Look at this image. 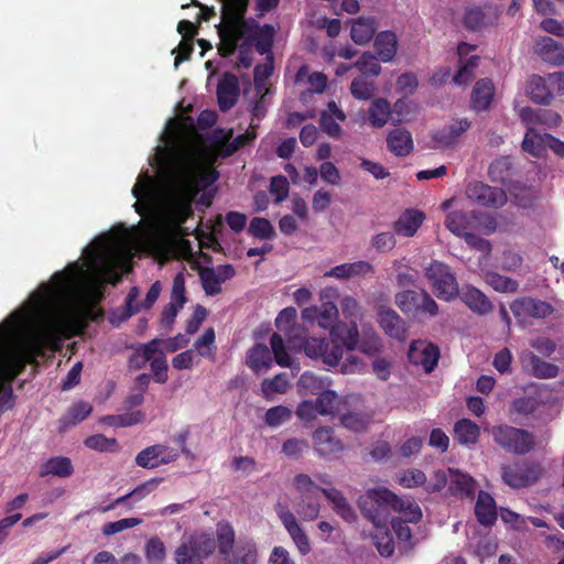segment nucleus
<instances>
[{
	"mask_svg": "<svg viewBox=\"0 0 564 564\" xmlns=\"http://www.w3.org/2000/svg\"><path fill=\"white\" fill-rule=\"evenodd\" d=\"M112 249H84L89 253L91 267L97 262L109 265ZM131 251L132 249H120ZM137 251H164L166 257L193 256L194 249H135ZM88 276L78 262L70 263L64 271L52 275L50 283H43L34 291L24 306L0 324V412L13 406V391L4 381L13 380L26 366L32 364L43 349L59 340L65 333L74 307L85 297L86 280L94 289L102 283L104 276L97 268Z\"/></svg>",
	"mask_w": 564,
	"mask_h": 564,
	"instance_id": "f257e3e1",
	"label": "nucleus"
},
{
	"mask_svg": "<svg viewBox=\"0 0 564 564\" xmlns=\"http://www.w3.org/2000/svg\"><path fill=\"white\" fill-rule=\"evenodd\" d=\"M330 338L311 337L301 341L307 357L321 360L328 369L339 367L338 371L343 375L364 372L365 362L355 355H349L340 362L344 354V347L351 351L356 349L358 343V327L356 322L350 324H336L330 329Z\"/></svg>",
	"mask_w": 564,
	"mask_h": 564,
	"instance_id": "f03ea898",
	"label": "nucleus"
},
{
	"mask_svg": "<svg viewBox=\"0 0 564 564\" xmlns=\"http://www.w3.org/2000/svg\"><path fill=\"white\" fill-rule=\"evenodd\" d=\"M221 22L216 26L220 42L217 45L221 57L231 56L238 42L242 41L239 50V64L249 68L252 65V56L249 45L254 40L257 23L245 19L248 0H221Z\"/></svg>",
	"mask_w": 564,
	"mask_h": 564,
	"instance_id": "7ed1b4c3",
	"label": "nucleus"
},
{
	"mask_svg": "<svg viewBox=\"0 0 564 564\" xmlns=\"http://www.w3.org/2000/svg\"><path fill=\"white\" fill-rule=\"evenodd\" d=\"M161 224L151 216L142 218L137 225L128 227L124 223L115 224L109 230L97 235L85 247H191L188 240L181 243H159Z\"/></svg>",
	"mask_w": 564,
	"mask_h": 564,
	"instance_id": "20e7f679",
	"label": "nucleus"
},
{
	"mask_svg": "<svg viewBox=\"0 0 564 564\" xmlns=\"http://www.w3.org/2000/svg\"><path fill=\"white\" fill-rule=\"evenodd\" d=\"M216 547L218 564H258L259 550L256 541L249 536L236 538L229 523H218L216 528Z\"/></svg>",
	"mask_w": 564,
	"mask_h": 564,
	"instance_id": "39448f33",
	"label": "nucleus"
},
{
	"mask_svg": "<svg viewBox=\"0 0 564 564\" xmlns=\"http://www.w3.org/2000/svg\"><path fill=\"white\" fill-rule=\"evenodd\" d=\"M446 228L458 237H464L465 241L469 246L475 247H490L489 241L479 240L476 246V239L478 235H489L497 229L496 219L481 212H463L453 210L447 214L445 219Z\"/></svg>",
	"mask_w": 564,
	"mask_h": 564,
	"instance_id": "423d86ee",
	"label": "nucleus"
},
{
	"mask_svg": "<svg viewBox=\"0 0 564 564\" xmlns=\"http://www.w3.org/2000/svg\"><path fill=\"white\" fill-rule=\"evenodd\" d=\"M195 195L186 177L175 180L164 200V213L171 223L180 227L194 215L192 205Z\"/></svg>",
	"mask_w": 564,
	"mask_h": 564,
	"instance_id": "0eeeda50",
	"label": "nucleus"
},
{
	"mask_svg": "<svg viewBox=\"0 0 564 564\" xmlns=\"http://www.w3.org/2000/svg\"><path fill=\"white\" fill-rule=\"evenodd\" d=\"M395 502L397 495L382 487L369 489L358 499V506L362 514L376 528L387 527L390 512L394 510Z\"/></svg>",
	"mask_w": 564,
	"mask_h": 564,
	"instance_id": "6e6552de",
	"label": "nucleus"
},
{
	"mask_svg": "<svg viewBox=\"0 0 564 564\" xmlns=\"http://www.w3.org/2000/svg\"><path fill=\"white\" fill-rule=\"evenodd\" d=\"M271 350L262 344H257L249 352L247 365L256 372L268 370L272 366V354L274 360L281 367L291 366V356L286 352L284 340L278 333L270 338Z\"/></svg>",
	"mask_w": 564,
	"mask_h": 564,
	"instance_id": "1a4fd4ad",
	"label": "nucleus"
},
{
	"mask_svg": "<svg viewBox=\"0 0 564 564\" xmlns=\"http://www.w3.org/2000/svg\"><path fill=\"white\" fill-rule=\"evenodd\" d=\"M216 550L215 539L207 533L194 534L182 540L175 549L174 560L176 564H205Z\"/></svg>",
	"mask_w": 564,
	"mask_h": 564,
	"instance_id": "9d476101",
	"label": "nucleus"
},
{
	"mask_svg": "<svg viewBox=\"0 0 564 564\" xmlns=\"http://www.w3.org/2000/svg\"><path fill=\"white\" fill-rule=\"evenodd\" d=\"M424 274L440 300L449 302L458 296V282L448 265L433 260L424 268Z\"/></svg>",
	"mask_w": 564,
	"mask_h": 564,
	"instance_id": "9b49d317",
	"label": "nucleus"
},
{
	"mask_svg": "<svg viewBox=\"0 0 564 564\" xmlns=\"http://www.w3.org/2000/svg\"><path fill=\"white\" fill-rule=\"evenodd\" d=\"M491 435L496 444L512 454L524 455L534 447V437L531 433L507 424L494 426Z\"/></svg>",
	"mask_w": 564,
	"mask_h": 564,
	"instance_id": "f8f14e48",
	"label": "nucleus"
},
{
	"mask_svg": "<svg viewBox=\"0 0 564 564\" xmlns=\"http://www.w3.org/2000/svg\"><path fill=\"white\" fill-rule=\"evenodd\" d=\"M294 486L300 492V500L295 506L296 513L305 521L314 520L319 513L318 492H322L323 488L306 474L296 475Z\"/></svg>",
	"mask_w": 564,
	"mask_h": 564,
	"instance_id": "ddd939ff",
	"label": "nucleus"
},
{
	"mask_svg": "<svg viewBox=\"0 0 564 564\" xmlns=\"http://www.w3.org/2000/svg\"><path fill=\"white\" fill-rule=\"evenodd\" d=\"M395 304L404 314H427L434 317L438 305L425 290H404L397 293Z\"/></svg>",
	"mask_w": 564,
	"mask_h": 564,
	"instance_id": "4468645a",
	"label": "nucleus"
},
{
	"mask_svg": "<svg viewBox=\"0 0 564 564\" xmlns=\"http://www.w3.org/2000/svg\"><path fill=\"white\" fill-rule=\"evenodd\" d=\"M465 194L471 203L481 207L500 208L507 202V195L502 188L490 186L482 182L469 183Z\"/></svg>",
	"mask_w": 564,
	"mask_h": 564,
	"instance_id": "2eb2a0df",
	"label": "nucleus"
},
{
	"mask_svg": "<svg viewBox=\"0 0 564 564\" xmlns=\"http://www.w3.org/2000/svg\"><path fill=\"white\" fill-rule=\"evenodd\" d=\"M510 310L512 314L522 323L530 318H544L552 313V306L541 300L523 297L516 300Z\"/></svg>",
	"mask_w": 564,
	"mask_h": 564,
	"instance_id": "dca6fc26",
	"label": "nucleus"
},
{
	"mask_svg": "<svg viewBox=\"0 0 564 564\" xmlns=\"http://www.w3.org/2000/svg\"><path fill=\"white\" fill-rule=\"evenodd\" d=\"M502 479L512 488H523L535 482L540 477V468L528 465L502 467Z\"/></svg>",
	"mask_w": 564,
	"mask_h": 564,
	"instance_id": "f3484780",
	"label": "nucleus"
},
{
	"mask_svg": "<svg viewBox=\"0 0 564 564\" xmlns=\"http://www.w3.org/2000/svg\"><path fill=\"white\" fill-rule=\"evenodd\" d=\"M440 358V350L437 346L415 340L411 344L409 349V359L415 365H421L426 372H431L437 365Z\"/></svg>",
	"mask_w": 564,
	"mask_h": 564,
	"instance_id": "a211bd4d",
	"label": "nucleus"
},
{
	"mask_svg": "<svg viewBox=\"0 0 564 564\" xmlns=\"http://www.w3.org/2000/svg\"><path fill=\"white\" fill-rule=\"evenodd\" d=\"M240 88L238 77L232 73H225L217 85L218 106L221 111L231 109L239 97Z\"/></svg>",
	"mask_w": 564,
	"mask_h": 564,
	"instance_id": "6ab92c4d",
	"label": "nucleus"
},
{
	"mask_svg": "<svg viewBox=\"0 0 564 564\" xmlns=\"http://www.w3.org/2000/svg\"><path fill=\"white\" fill-rule=\"evenodd\" d=\"M462 302L475 314L487 315L494 308L490 300L478 289L466 285L459 290L458 294Z\"/></svg>",
	"mask_w": 564,
	"mask_h": 564,
	"instance_id": "aec40b11",
	"label": "nucleus"
},
{
	"mask_svg": "<svg viewBox=\"0 0 564 564\" xmlns=\"http://www.w3.org/2000/svg\"><path fill=\"white\" fill-rule=\"evenodd\" d=\"M313 444L317 455L326 457L343 451V444L330 427H319L313 433Z\"/></svg>",
	"mask_w": 564,
	"mask_h": 564,
	"instance_id": "412c9836",
	"label": "nucleus"
},
{
	"mask_svg": "<svg viewBox=\"0 0 564 564\" xmlns=\"http://www.w3.org/2000/svg\"><path fill=\"white\" fill-rule=\"evenodd\" d=\"M425 214L415 208L405 209L393 224L394 234L402 237H412L422 226Z\"/></svg>",
	"mask_w": 564,
	"mask_h": 564,
	"instance_id": "4be33fe9",
	"label": "nucleus"
},
{
	"mask_svg": "<svg viewBox=\"0 0 564 564\" xmlns=\"http://www.w3.org/2000/svg\"><path fill=\"white\" fill-rule=\"evenodd\" d=\"M470 128V121L466 118L454 121L447 127L435 131L432 139L440 147H452L457 143L459 137Z\"/></svg>",
	"mask_w": 564,
	"mask_h": 564,
	"instance_id": "5701e85b",
	"label": "nucleus"
},
{
	"mask_svg": "<svg viewBox=\"0 0 564 564\" xmlns=\"http://www.w3.org/2000/svg\"><path fill=\"white\" fill-rule=\"evenodd\" d=\"M167 452V447L161 444L152 445L141 451L137 457L135 463L142 468H154L162 464H169L177 458V454L164 458L163 454Z\"/></svg>",
	"mask_w": 564,
	"mask_h": 564,
	"instance_id": "b1692460",
	"label": "nucleus"
},
{
	"mask_svg": "<svg viewBox=\"0 0 564 564\" xmlns=\"http://www.w3.org/2000/svg\"><path fill=\"white\" fill-rule=\"evenodd\" d=\"M495 96V86L491 79H479L471 91L470 104L476 111H484L489 108Z\"/></svg>",
	"mask_w": 564,
	"mask_h": 564,
	"instance_id": "393cba45",
	"label": "nucleus"
},
{
	"mask_svg": "<svg viewBox=\"0 0 564 564\" xmlns=\"http://www.w3.org/2000/svg\"><path fill=\"white\" fill-rule=\"evenodd\" d=\"M521 359L524 368L536 378L552 379L558 375L556 365L542 360L531 351L523 352Z\"/></svg>",
	"mask_w": 564,
	"mask_h": 564,
	"instance_id": "a878e982",
	"label": "nucleus"
},
{
	"mask_svg": "<svg viewBox=\"0 0 564 564\" xmlns=\"http://www.w3.org/2000/svg\"><path fill=\"white\" fill-rule=\"evenodd\" d=\"M388 150L395 156H406L413 151V139L410 131L397 128L387 137Z\"/></svg>",
	"mask_w": 564,
	"mask_h": 564,
	"instance_id": "bb28decb",
	"label": "nucleus"
},
{
	"mask_svg": "<svg viewBox=\"0 0 564 564\" xmlns=\"http://www.w3.org/2000/svg\"><path fill=\"white\" fill-rule=\"evenodd\" d=\"M536 53L543 61L550 64H564V45L552 37L542 36L538 40Z\"/></svg>",
	"mask_w": 564,
	"mask_h": 564,
	"instance_id": "cd10ccee",
	"label": "nucleus"
},
{
	"mask_svg": "<svg viewBox=\"0 0 564 564\" xmlns=\"http://www.w3.org/2000/svg\"><path fill=\"white\" fill-rule=\"evenodd\" d=\"M379 323L381 328L390 337L403 340L406 337V328L403 319L393 310L387 308L379 312Z\"/></svg>",
	"mask_w": 564,
	"mask_h": 564,
	"instance_id": "c85d7f7f",
	"label": "nucleus"
},
{
	"mask_svg": "<svg viewBox=\"0 0 564 564\" xmlns=\"http://www.w3.org/2000/svg\"><path fill=\"white\" fill-rule=\"evenodd\" d=\"M322 492L332 502L334 511L341 517L346 522H354L356 513L343 494L334 488H323Z\"/></svg>",
	"mask_w": 564,
	"mask_h": 564,
	"instance_id": "c756f323",
	"label": "nucleus"
},
{
	"mask_svg": "<svg viewBox=\"0 0 564 564\" xmlns=\"http://www.w3.org/2000/svg\"><path fill=\"white\" fill-rule=\"evenodd\" d=\"M376 30L375 18L360 17L351 25L350 37L356 44L362 45L373 37Z\"/></svg>",
	"mask_w": 564,
	"mask_h": 564,
	"instance_id": "7c9ffc66",
	"label": "nucleus"
},
{
	"mask_svg": "<svg viewBox=\"0 0 564 564\" xmlns=\"http://www.w3.org/2000/svg\"><path fill=\"white\" fill-rule=\"evenodd\" d=\"M477 520L484 525H491L497 520V511L494 498L480 491L475 506Z\"/></svg>",
	"mask_w": 564,
	"mask_h": 564,
	"instance_id": "2f4dec72",
	"label": "nucleus"
},
{
	"mask_svg": "<svg viewBox=\"0 0 564 564\" xmlns=\"http://www.w3.org/2000/svg\"><path fill=\"white\" fill-rule=\"evenodd\" d=\"M397 36L391 31L380 32L375 39V50L379 58L383 62H390L393 59L397 53Z\"/></svg>",
	"mask_w": 564,
	"mask_h": 564,
	"instance_id": "473e14b6",
	"label": "nucleus"
},
{
	"mask_svg": "<svg viewBox=\"0 0 564 564\" xmlns=\"http://www.w3.org/2000/svg\"><path fill=\"white\" fill-rule=\"evenodd\" d=\"M547 79L540 75H532L528 82V94L535 104L549 105L553 98L547 87Z\"/></svg>",
	"mask_w": 564,
	"mask_h": 564,
	"instance_id": "72a5a7b5",
	"label": "nucleus"
},
{
	"mask_svg": "<svg viewBox=\"0 0 564 564\" xmlns=\"http://www.w3.org/2000/svg\"><path fill=\"white\" fill-rule=\"evenodd\" d=\"M73 465L69 458L63 456L52 457L46 460L40 468V476L48 475L57 477H68L73 474Z\"/></svg>",
	"mask_w": 564,
	"mask_h": 564,
	"instance_id": "f704fd0d",
	"label": "nucleus"
},
{
	"mask_svg": "<svg viewBox=\"0 0 564 564\" xmlns=\"http://www.w3.org/2000/svg\"><path fill=\"white\" fill-rule=\"evenodd\" d=\"M448 489L454 496L469 497L474 495L475 480L467 474L452 469Z\"/></svg>",
	"mask_w": 564,
	"mask_h": 564,
	"instance_id": "c9c22d12",
	"label": "nucleus"
},
{
	"mask_svg": "<svg viewBox=\"0 0 564 564\" xmlns=\"http://www.w3.org/2000/svg\"><path fill=\"white\" fill-rule=\"evenodd\" d=\"M479 434V426L468 419L459 420L454 426V437L463 445L475 444Z\"/></svg>",
	"mask_w": 564,
	"mask_h": 564,
	"instance_id": "e433bc0d",
	"label": "nucleus"
},
{
	"mask_svg": "<svg viewBox=\"0 0 564 564\" xmlns=\"http://www.w3.org/2000/svg\"><path fill=\"white\" fill-rule=\"evenodd\" d=\"M391 107L386 98L375 99L368 109L369 122L375 128H382L390 118Z\"/></svg>",
	"mask_w": 564,
	"mask_h": 564,
	"instance_id": "4c0bfd02",
	"label": "nucleus"
},
{
	"mask_svg": "<svg viewBox=\"0 0 564 564\" xmlns=\"http://www.w3.org/2000/svg\"><path fill=\"white\" fill-rule=\"evenodd\" d=\"M522 149L534 158H542L546 152L545 133L540 134L533 128H529L522 141Z\"/></svg>",
	"mask_w": 564,
	"mask_h": 564,
	"instance_id": "58836bf2",
	"label": "nucleus"
},
{
	"mask_svg": "<svg viewBox=\"0 0 564 564\" xmlns=\"http://www.w3.org/2000/svg\"><path fill=\"white\" fill-rule=\"evenodd\" d=\"M393 511L401 513L402 517L400 519L408 523H417L422 518L420 506L410 498L403 499L397 496Z\"/></svg>",
	"mask_w": 564,
	"mask_h": 564,
	"instance_id": "ea45409f",
	"label": "nucleus"
},
{
	"mask_svg": "<svg viewBox=\"0 0 564 564\" xmlns=\"http://www.w3.org/2000/svg\"><path fill=\"white\" fill-rule=\"evenodd\" d=\"M93 411L88 402H78L69 408L68 412L61 419L62 429L76 425L84 421Z\"/></svg>",
	"mask_w": 564,
	"mask_h": 564,
	"instance_id": "a19ab883",
	"label": "nucleus"
},
{
	"mask_svg": "<svg viewBox=\"0 0 564 564\" xmlns=\"http://www.w3.org/2000/svg\"><path fill=\"white\" fill-rule=\"evenodd\" d=\"M315 403L318 409V414L329 415L338 411L340 405V398L336 392L332 390H325L317 397Z\"/></svg>",
	"mask_w": 564,
	"mask_h": 564,
	"instance_id": "79ce46f5",
	"label": "nucleus"
},
{
	"mask_svg": "<svg viewBox=\"0 0 564 564\" xmlns=\"http://www.w3.org/2000/svg\"><path fill=\"white\" fill-rule=\"evenodd\" d=\"M152 194L151 178L147 175L144 180H139L132 187V195L138 199L133 204L135 213L143 216L148 207L141 202L143 198H150Z\"/></svg>",
	"mask_w": 564,
	"mask_h": 564,
	"instance_id": "37998d69",
	"label": "nucleus"
},
{
	"mask_svg": "<svg viewBox=\"0 0 564 564\" xmlns=\"http://www.w3.org/2000/svg\"><path fill=\"white\" fill-rule=\"evenodd\" d=\"M463 22L467 30H480L487 23V15L484 8L479 6L467 7L465 9Z\"/></svg>",
	"mask_w": 564,
	"mask_h": 564,
	"instance_id": "c03bdc74",
	"label": "nucleus"
},
{
	"mask_svg": "<svg viewBox=\"0 0 564 564\" xmlns=\"http://www.w3.org/2000/svg\"><path fill=\"white\" fill-rule=\"evenodd\" d=\"M478 62L479 57L476 55L465 61L460 59V66L453 78L454 83L459 86L470 83L475 78L474 70L477 68Z\"/></svg>",
	"mask_w": 564,
	"mask_h": 564,
	"instance_id": "a18cd8bd",
	"label": "nucleus"
},
{
	"mask_svg": "<svg viewBox=\"0 0 564 564\" xmlns=\"http://www.w3.org/2000/svg\"><path fill=\"white\" fill-rule=\"evenodd\" d=\"M292 419V410L285 405H275L267 410L264 422L270 427H278Z\"/></svg>",
	"mask_w": 564,
	"mask_h": 564,
	"instance_id": "49530a36",
	"label": "nucleus"
},
{
	"mask_svg": "<svg viewBox=\"0 0 564 564\" xmlns=\"http://www.w3.org/2000/svg\"><path fill=\"white\" fill-rule=\"evenodd\" d=\"M373 543L381 556L389 557L394 552V541L390 532L384 528H377L372 535Z\"/></svg>",
	"mask_w": 564,
	"mask_h": 564,
	"instance_id": "de8ad7c7",
	"label": "nucleus"
},
{
	"mask_svg": "<svg viewBox=\"0 0 564 564\" xmlns=\"http://www.w3.org/2000/svg\"><path fill=\"white\" fill-rule=\"evenodd\" d=\"M371 267L368 262L358 261L354 263H345L333 268L327 275L335 278H347L370 271Z\"/></svg>",
	"mask_w": 564,
	"mask_h": 564,
	"instance_id": "09e8293b",
	"label": "nucleus"
},
{
	"mask_svg": "<svg viewBox=\"0 0 564 564\" xmlns=\"http://www.w3.org/2000/svg\"><path fill=\"white\" fill-rule=\"evenodd\" d=\"M288 387L289 381L283 373H279L272 379H264L261 383L262 394L267 400H271L274 393H284Z\"/></svg>",
	"mask_w": 564,
	"mask_h": 564,
	"instance_id": "8fccbe9b",
	"label": "nucleus"
},
{
	"mask_svg": "<svg viewBox=\"0 0 564 564\" xmlns=\"http://www.w3.org/2000/svg\"><path fill=\"white\" fill-rule=\"evenodd\" d=\"M362 76L377 77L381 72L378 58L371 53H364L354 65Z\"/></svg>",
	"mask_w": 564,
	"mask_h": 564,
	"instance_id": "3c124183",
	"label": "nucleus"
},
{
	"mask_svg": "<svg viewBox=\"0 0 564 564\" xmlns=\"http://www.w3.org/2000/svg\"><path fill=\"white\" fill-rule=\"evenodd\" d=\"M350 93L355 99L368 100L375 94V83L362 76L355 78L350 84Z\"/></svg>",
	"mask_w": 564,
	"mask_h": 564,
	"instance_id": "603ef678",
	"label": "nucleus"
},
{
	"mask_svg": "<svg viewBox=\"0 0 564 564\" xmlns=\"http://www.w3.org/2000/svg\"><path fill=\"white\" fill-rule=\"evenodd\" d=\"M340 422L346 429L360 432L367 427L369 416L362 412H347L340 416Z\"/></svg>",
	"mask_w": 564,
	"mask_h": 564,
	"instance_id": "864d4df0",
	"label": "nucleus"
},
{
	"mask_svg": "<svg viewBox=\"0 0 564 564\" xmlns=\"http://www.w3.org/2000/svg\"><path fill=\"white\" fill-rule=\"evenodd\" d=\"M356 348L365 355L376 356L381 348L380 338L373 332H364L361 339H358Z\"/></svg>",
	"mask_w": 564,
	"mask_h": 564,
	"instance_id": "5fc2aeb1",
	"label": "nucleus"
},
{
	"mask_svg": "<svg viewBox=\"0 0 564 564\" xmlns=\"http://www.w3.org/2000/svg\"><path fill=\"white\" fill-rule=\"evenodd\" d=\"M199 278L202 281L203 289L207 295H216L221 292L223 282L209 268L200 269Z\"/></svg>",
	"mask_w": 564,
	"mask_h": 564,
	"instance_id": "6e6d98bb",
	"label": "nucleus"
},
{
	"mask_svg": "<svg viewBox=\"0 0 564 564\" xmlns=\"http://www.w3.org/2000/svg\"><path fill=\"white\" fill-rule=\"evenodd\" d=\"M338 317V308L332 302H324L321 307H318V326L322 328H333L336 325Z\"/></svg>",
	"mask_w": 564,
	"mask_h": 564,
	"instance_id": "4d7b16f0",
	"label": "nucleus"
},
{
	"mask_svg": "<svg viewBox=\"0 0 564 564\" xmlns=\"http://www.w3.org/2000/svg\"><path fill=\"white\" fill-rule=\"evenodd\" d=\"M310 448L308 442L302 438L292 437L282 444L281 452L290 457L297 459Z\"/></svg>",
	"mask_w": 564,
	"mask_h": 564,
	"instance_id": "13d9d810",
	"label": "nucleus"
},
{
	"mask_svg": "<svg viewBox=\"0 0 564 564\" xmlns=\"http://www.w3.org/2000/svg\"><path fill=\"white\" fill-rule=\"evenodd\" d=\"M248 232L260 239H268L274 235V229L271 223L261 217H254L248 227Z\"/></svg>",
	"mask_w": 564,
	"mask_h": 564,
	"instance_id": "bf43d9fd",
	"label": "nucleus"
},
{
	"mask_svg": "<svg viewBox=\"0 0 564 564\" xmlns=\"http://www.w3.org/2000/svg\"><path fill=\"white\" fill-rule=\"evenodd\" d=\"M511 162L509 158L502 156L495 160L488 169V174L492 181L503 182L509 176Z\"/></svg>",
	"mask_w": 564,
	"mask_h": 564,
	"instance_id": "052dcab7",
	"label": "nucleus"
},
{
	"mask_svg": "<svg viewBox=\"0 0 564 564\" xmlns=\"http://www.w3.org/2000/svg\"><path fill=\"white\" fill-rule=\"evenodd\" d=\"M487 282L489 285H491L496 291L498 292H516L518 290V282L502 276L497 273H488L487 274Z\"/></svg>",
	"mask_w": 564,
	"mask_h": 564,
	"instance_id": "680f3d73",
	"label": "nucleus"
},
{
	"mask_svg": "<svg viewBox=\"0 0 564 564\" xmlns=\"http://www.w3.org/2000/svg\"><path fill=\"white\" fill-rule=\"evenodd\" d=\"M142 522L139 518H126L120 519L118 521L108 522L102 527V533L105 535H112L116 533H119L121 531H124L127 529H131Z\"/></svg>",
	"mask_w": 564,
	"mask_h": 564,
	"instance_id": "e2e57ef3",
	"label": "nucleus"
},
{
	"mask_svg": "<svg viewBox=\"0 0 564 564\" xmlns=\"http://www.w3.org/2000/svg\"><path fill=\"white\" fill-rule=\"evenodd\" d=\"M290 191L288 178L283 175H276L271 178L270 192L275 196V202L284 200Z\"/></svg>",
	"mask_w": 564,
	"mask_h": 564,
	"instance_id": "0e129e2a",
	"label": "nucleus"
},
{
	"mask_svg": "<svg viewBox=\"0 0 564 564\" xmlns=\"http://www.w3.org/2000/svg\"><path fill=\"white\" fill-rule=\"evenodd\" d=\"M194 51V43L191 39H183L176 48L172 50V54H176L174 58V67L177 68L183 62L188 61Z\"/></svg>",
	"mask_w": 564,
	"mask_h": 564,
	"instance_id": "69168bd1",
	"label": "nucleus"
},
{
	"mask_svg": "<svg viewBox=\"0 0 564 564\" xmlns=\"http://www.w3.org/2000/svg\"><path fill=\"white\" fill-rule=\"evenodd\" d=\"M143 419H144V414L141 411L124 413V414H120V415H112V416L108 417V420L111 424L117 425V426H122V427L138 424V423L142 422Z\"/></svg>",
	"mask_w": 564,
	"mask_h": 564,
	"instance_id": "338daca9",
	"label": "nucleus"
},
{
	"mask_svg": "<svg viewBox=\"0 0 564 564\" xmlns=\"http://www.w3.org/2000/svg\"><path fill=\"white\" fill-rule=\"evenodd\" d=\"M538 402L534 398L523 397L516 399L511 404V411L521 415H529L536 410Z\"/></svg>",
	"mask_w": 564,
	"mask_h": 564,
	"instance_id": "774afa93",
	"label": "nucleus"
}]
</instances>
